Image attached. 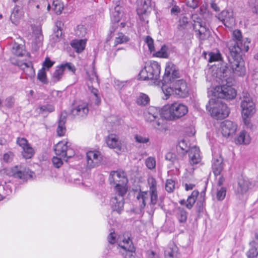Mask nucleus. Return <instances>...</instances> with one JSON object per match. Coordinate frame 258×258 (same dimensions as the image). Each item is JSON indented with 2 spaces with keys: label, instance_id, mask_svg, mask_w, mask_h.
Here are the masks:
<instances>
[{
  "label": "nucleus",
  "instance_id": "nucleus-56",
  "mask_svg": "<svg viewBox=\"0 0 258 258\" xmlns=\"http://www.w3.org/2000/svg\"><path fill=\"white\" fill-rule=\"evenodd\" d=\"M148 183L150 187V190H157L156 188V185H157V182L155 180V179L152 177H149L148 178Z\"/></svg>",
  "mask_w": 258,
  "mask_h": 258
},
{
  "label": "nucleus",
  "instance_id": "nucleus-59",
  "mask_svg": "<svg viewBox=\"0 0 258 258\" xmlns=\"http://www.w3.org/2000/svg\"><path fill=\"white\" fill-rule=\"evenodd\" d=\"M62 66L63 70L64 71L67 68L69 71H71L73 73H75L76 69L75 67L71 64L70 62H66L65 63H62L60 64Z\"/></svg>",
  "mask_w": 258,
  "mask_h": 258
},
{
  "label": "nucleus",
  "instance_id": "nucleus-15",
  "mask_svg": "<svg viewBox=\"0 0 258 258\" xmlns=\"http://www.w3.org/2000/svg\"><path fill=\"white\" fill-rule=\"evenodd\" d=\"M89 111L88 105L87 102L81 101L71 110L72 115L77 117H84Z\"/></svg>",
  "mask_w": 258,
  "mask_h": 258
},
{
  "label": "nucleus",
  "instance_id": "nucleus-38",
  "mask_svg": "<svg viewBox=\"0 0 258 258\" xmlns=\"http://www.w3.org/2000/svg\"><path fill=\"white\" fill-rule=\"evenodd\" d=\"M37 78L43 84H47L48 83L46 71L43 70V69L41 68L38 71Z\"/></svg>",
  "mask_w": 258,
  "mask_h": 258
},
{
  "label": "nucleus",
  "instance_id": "nucleus-9",
  "mask_svg": "<svg viewBox=\"0 0 258 258\" xmlns=\"http://www.w3.org/2000/svg\"><path fill=\"white\" fill-rule=\"evenodd\" d=\"M174 96L178 98H185L189 94L187 84L185 80L180 79L177 80L173 84Z\"/></svg>",
  "mask_w": 258,
  "mask_h": 258
},
{
  "label": "nucleus",
  "instance_id": "nucleus-37",
  "mask_svg": "<svg viewBox=\"0 0 258 258\" xmlns=\"http://www.w3.org/2000/svg\"><path fill=\"white\" fill-rule=\"evenodd\" d=\"M63 9L62 3L59 0H53L52 3V11L56 15L61 13Z\"/></svg>",
  "mask_w": 258,
  "mask_h": 258
},
{
  "label": "nucleus",
  "instance_id": "nucleus-12",
  "mask_svg": "<svg viewBox=\"0 0 258 258\" xmlns=\"http://www.w3.org/2000/svg\"><path fill=\"white\" fill-rule=\"evenodd\" d=\"M237 127L235 122L229 120H224L220 124L221 134L225 137L233 136L236 131Z\"/></svg>",
  "mask_w": 258,
  "mask_h": 258
},
{
  "label": "nucleus",
  "instance_id": "nucleus-30",
  "mask_svg": "<svg viewBox=\"0 0 258 258\" xmlns=\"http://www.w3.org/2000/svg\"><path fill=\"white\" fill-rule=\"evenodd\" d=\"M200 149L197 147H193L188 151V156L191 161H198L201 160Z\"/></svg>",
  "mask_w": 258,
  "mask_h": 258
},
{
  "label": "nucleus",
  "instance_id": "nucleus-24",
  "mask_svg": "<svg viewBox=\"0 0 258 258\" xmlns=\"http://www.w3.org/2000/svg\"><path fill=\"white\" fill-rule=\"evenodd\" d=\"M67 116L66 113H62L60 116L56 129L57 135L59 137H63L66 132V122Z\"/></svg>",
  "mask_w": 258,
  "mask_h": 258
},
{
  "label": "nucleus",
  "instance_id": "nucleus-10",
  "mask_svg": "<svg viewBox=\"0 0 258 258\" xmlns=\"http://www.w3.org/2000/svg\"><path fill=\"white\" fill-rule=\"evenodd\" d=\"M68 142L64 141L59 142L54 146V150L56 154V159L58 161H62L67 160L69 157H67V152L68 150Z\"/></svg>",
  "mask_w": 258,
  "mask_h": 258
},
{
  "label": "nucleus",
  "instance_id": "nucleus-28",
  "mask_svg": "<svg viewBox=\"0 0 258 258\" xmlns=\"http://www.w3.org/2000/svg\"><path fill=\"white\" fill-rule=\"evenodd\" d=\"M250 142V138L245 131H242L240 132L236 138L235 139V143L237 145L245 144L247 145Z\"/></svg>",
  "mask_w": 258,
  "mask_h": 258
},
{
  "label": "nucleus",
  "instance_id": "nucleus-60",
  "mask_svg": "<svg viewBox=\"0 0 258 258\" xmlns=\"http://www.w3.org/2000/svg\"><path fill=\"white\" fill-rule=\"evenodd\" d=\"M135 138L136 142L139 143H146L149 141V139L148 138L143 137L138 135L135 136Z\"/></svg>",
  "mask_w": 258,
  "mask_h": 258
},
{
  "label": "nucleus",
  "instance_id": "nucleus-21",
  "mask_svg": "<svg viewBox=\"0 0 258 258\" xmlns=\"http://www.w3.org/2000/svg\"><path fill=\"white\" fill-rule=\"evenodd\" d=\"M118 197H114L111 199L110 202L113 211L120 213L123 209V196L118 195Z\"/></svg>",
  "mask_w": 258,
  "mask_h": 258
},
{
  "label": "nucleus",
  "instance_id": "nucleus-43",
  "mask_svg": "<svg viewBox=\"0 0 258 258\" xmlns=\"http://www.w3.org/2000/svg\"><path fill=\"white\" fill-rule=\"evenodd\" d=\"M226 194V188L220 187L217 188L216 198L218 201H222L224 199Z\"/></svg>",
  "mask_w": 258,
  "mask_h": 258
},
{
  "label": "nucleus",
  "instance_id": "nucleus-7",
  "mask_svg": "<svg viewBox=\"0 0 258 258\" xmlns=\"http://www.w3.org/2000/svg\"><path fill=\"white\" fill-rule=\"evenodd\" d=\"M167 111L168 113L167 118L174 120L185 115L188 112V107L182 103L175 102L168 106Z\"/></svg>",
  "mask_w": 258,
  "mask_h": 258
},
{
  "label": "nucleus",
  "instance_id": "nucleus-64",
  "mask_svg": "<svg viewBox=\"0 0 258 258\" xmlns=\"http://www.w3.org/2000/svg\"><path fill=\"white\" fill-rule=\"evenodd\" d=\"M108 241L111 244H113L115 242V234L114 232H111L108 237Z\"/></svg>",
  "mask_w": 258,
  "mask_h": 258
},
{
  "label": "nucleus",
  "instance_id": "nucleus-4",
  "mask_svg": "<svg viewBox=\"0 0 258 258\" xmlns=\"http://www.w3.org/2000/svg\"><path fill=\"white\" fill-rule=\"evenodd\" d=\"M109 181L110 184H115V189L118 195L124 196L126 194L128 180L123 171H111L109 177Z\"/></svg>",
  "mask_w": 258,
  "mask_h": 258
},
{
  "label": "nucleus",
  "instance_id": "nucleus-47",
  "mask_svg": "<svg viewBox=\"0 0 258 258\" xmlns=\"http://www.w3.org/2000/svg\"><path fill=\"white\" fill-rule=\"evenodd\" d=\"M175 189V181L172 179L166 180L165 183V189L169 193L173 192Z\"/></svg>",
  "mask_w": 258,
  "mask_h": 258
},
{
  "label": "nucleus",
  "instance_id": "nucleus-32",
  "mask_svg": "<svg viewBox=\"0 0 258 258\" xmlns=\"http://www.w3.org/2000/svg\"><path fill=\"white\" fill-rule=\"evenodd\" d=\"M35 154L34 149L31 146H29L28 147L25 148L21 151V155L23 158L26 160L31 159L33 158Z\"/></svg>",
  "mask_w": 258,
  "mask_h": 258
},
{
  "label": "nucleus",
  "instance_id": "nucleus-48",
  "mask_svg": "<svg viewBox=\"0 0 258 258\" xmlns=\"http://www.w3.org/2000/svg\"><path fill=\"white\" fill-rule=\"evenodd\" d=\"M209 61L210 62L220 61V60H221L222 59L221 54H220V53L219 52H217V53H214V52H211L209 53Z\"/></svg>",
  "mask_w": 258,
  "mask_h": 258
},
{
  "label": "nucleus",
  "instance_id": "nucleus-33",
  "mask_svg": "<svg viewBox=\"0 0 258 258\" xmlns=\"http://www.w3.org/2000/svg\"><path fill=\"white\" fill-rule=\"evenodd\" d=\"M233 37L235 39L234 42H230L228 43L227 46L229 48L230 46H233L235 44L237 45L238 47H240L239 46V43H240L242 40V36L241 31L239 30H235L233 31Z\"/></svg>",
  "mask_w": 258,
  "mask_h": 258
},
{
  "label": "nucleus",
  "instance_id": "nucleus-29",
  "mask_svg": "<svg viewBox=\"0 0 258 258\" xmlns=\"http://www.w3.org/2000/svg\"><path fill=\"white\" fill-rule=\"evenodd\" d=\"M63 74L64 70H63L62 66L60 64L57 66L51 77L52 82L55 83L60 81L62 79Z\"/></svg>",
  "mask_w": 258,
  "mask_h": 258
},
{
  "label": "nucleus",
  "instance_id": "nucleus-62",
  "mask_svg": "<svg viewBox=\"0 0 258 258\" xmlns=\"http://www.w3.org/2000/svg\"><path fill=\"white\" fill-rule=\"evenodd\" d=\"M147 258H160L159 254L152 250L147 252Z\"/></svg>",
  "mask_w": 258,
  "mask_h": 258
},
{
  "label": "nucleus",
  "instance_id": "nucleus-49",
  "mask_svg": "<svg viewBox=\"0 0 258 258\" xmlns=\"http://www.w3.org/2000/svg\"><path fill=\"white\" fill-rule=\"evenodd\" d=\"M149 195L150 197V204L153 205H156L158 201V194L157 190L149 191Z\"/></svg>",
  "mask_w": 258,
  "mask_h": 258
},
{
  "label": "nucleus",
  "instance_id": "nucleus-36",
  "mask_svg": "<svg viewBox=\"0 0 258 258\" xmlns=\"http://www.w3.org/2000/svg\"><path fill=\"white\" fill-rule=\"evenodd\" d=\"M149 197V192L148 191H140L137 197V199L140 202H142L141 205V208H144L146 206V202L148 200Z\"/></svg>",
  "mask_w": 258,
  "mask_h": 258
},
{
  "label": "nucleus",
  "instance_id": "nucleus-44",
  "mask_svg": "<svg viewBox=\"0 0 258 258\" xmlns=\"http://www.w3.org/2000/svg\"><path fill=\"white\" fill-rule=\"evenodd\" d=\"M162 91L165 95V99H168L172 95H174V86L173 87H171L169 86H163L162 87Z\"/></svg>",
  "mask_w": 258,
  "mask_h": 258
},
{
  "label": "nucleus",
  "instance_id": "nucleus-1",
  "mask_svg": "<svg viewBox=\"0 0 258 258\" xmlns=\"http://www.w3.org/2000/svg\"><path fill=\"white\" fill-rule=\"evenodd\" d=\"M249 49L248 46L238 47L236 44L229 47L230 55L228 57L230 67L233 72L237 76H243L246 73L244 62L240 52L242 51L247 52Z\"/></svg>",
  "mask_w": 258,
  "mask_h": 258
},
{
  "label": "nucleus",
  "instance_id": "nucleus-55",
  "mask_svg": "<svg viewBox=\"0 0 258 258\" xmlns=\"http://www.w3.org/2000/svg\"><path fill=\"white\" fill-rule=\"evenodd\" d=\"M188 23V18L186 16L182 17L179 21L178 29H184Z\"/></svg>",
  "mask_w": 258,
  "mask_h": 258
},
{
  "label": "nucleus",
  "instance_id": "nucleus-52",
  "mask_svg": "<svg viewBox=\"0 0 258 258\" xmlns=\"http://www.w3.org/2000/svg\"><path fill=\"white\" fill-rule=\"evenodd\" d=\"M138 77L139 79L140 80L145 81L151 80L150 78H149L148 72L145 67L140 71Z\"/></svg>",
  "mask_w": 258,
  "mask_h": 258
},
{
  "label": "nucleus",
  "instance_id": "nucleus-39",
  "mask_svg": "<svg viewBox=\"0 0 258 258\" xmlns=\"http://www.w3.org/2000/svg\"><path fill=\"white\" fill-rule=\"evenodd\" d=\"M224 165V162H214L212 165V169L215 176L220 174L223 169Z\"/></svg>",
  "mask_w": 258,
  "mask_h": 258
},
{
  "label": "nucleus",
  "instance_id": "nucleus-5",
  "mask_svg": "<svg viewBox=\"0 0 258 258\" xmlns=\"http://www.w3.org/2000/svg\"><path fill=\"white\" fill-rule=\"evenodd\" d=\"M143 116L145 121L151 123L153 127L158 130L165 128L164 120L160 117L159 108L150 106L144 111Z\"/></svg>",
  "mask_w": 258,
  "mask_h": 258
},
{
  "label": "nucleus",
  "instance_id": "nucleus-41",
  "mask_svg": "<svg viewBox=\"0 0 258 258\" xmlns=\"http://www.w3.org/2000/svg\"><path fill=\"white\" fill-rule=\"evenodd\" d=\"M123 245L121 247L124 250L130 252H133L135 251V248L132 244L131 240L128 238L127 239L123 240Z\"/></svg>",
  "mask_w": 258,
  "mask_h": 258
},
{
  "label": "nucleus",
  "instance_id": "nucleus-31",
  "mask_svg": "<svg viewBox=\"0 0 258 258\" xmlns=\"http://www.w3.org/2000/svg\"><path fill=\"white\" fill-rule=\"evenodd\" d=\"M130 40L128 36L125 35L122 32H118L117 36L115 37L114 41V46H116L119 44H124L128 42Z\"/></svg>",
  "mask_w": 258,
  "mask_h": 258
},
{
  "label": "nucleus",
  "instance_id": "nucleus-50",
  "mask_svg": "<svg viewBox=\"0 0 258 258\" xmlns=\"http://www.w3.org/2000/svg\"><path fill=\"white\" fill-rule=\"evenodd\" d=\"M87 74L88 76L89 80L90 81L91 83L94 82L99 83L98 76L96 72L94 70H92L90 72H87Z\"/></svg>",
  "mask_w": 258,
  "mask_h": 258
},
{
  "label": "nucleus",
  "instance_id": "nucleus-22",
  "mask_svg": "<svg viewBox=\"0 0 258 258\" xmlns=\"http://www.w3.org/2000/svg\"><path fill=\"white\" fill-rule=\"evenodd\" d=\"M198 195L199 191L198 190H194L191 194L188 197L186 201L181 200L179 201V203L181 205H185L186 208L190 210L195 204Z\"/></svg>",
  "mask_w": 258,
  "mask_h": 258
},
{
  "label": "nucleus",
  "instance_id": "nucleus-42",
  "mask_svg": "<svg viewBox=\"0 0 258 258\" xmlns=\"http://www.w3.org/2000/svg\"><path fill=\"white\" fill-rule=\"evenodd\" d=\"M16 144L21 147L22 150L31 145L28 140L24 137H18L16 139Z\"/></svg>",
  "mask_w": 258,
  "mask_h": 258
},
{
  "label": "nucleus",
  "instance_id": "nucleus-16",
  "mask_svg": "<svg viewBox=\"0 0 258 258\" xmlns=\"http://www.w3.org/2000/svg\"><path fill=\"white\" fill-rule=\"evenodd\" d=\"M219 18L227 27H231L235 23L232 12L228 10L222 11L219 15Z\"/></svg>",
  "mask_w": 258,
  "mask_h": 258
},
{
  "label": "nucleus",
  "instance_id": "nucleus-46",
  "mask_svg": "<svg viewBox=\"0 0 258 258\" xmlns=\"http://www.w3.org/2000/svg\"><path fill=\"white\" fill-rule=\"evenodd\" d=\"M55 63V61L51 60L50 58L48 56L46 57L44 61L42 63V67L41 69L47 71L50 69Z\"/></svg>",
  "mask_w": 258,
  "mask_h": 258
},
{
  "label": "nucleus",
  "instance_id": "nucleus-14",
  "mask_svg": "<svg viewBox=\"0 0 258 258\" xmlns=\"http://www.w3.org/2000/svg\"><path fill=\"white\" fill-rule=\"evenodd\" d=\"M164 78H167L170 81L180 78L179 69L175 64L171 62L166 63Z\"/></svg>",
  "mask_w": 258,
  "mask_h": 258
},
{
  "label": "nucleus",
  "instance_id": "nucleus-54",
  "mask_svg": "<svg viewBox=\"0 0 258 258\" xmlns=\"http://www.w3.org/2000/svg\"><path fill=\"white\" fill-rule=\"evenodd\" d=\"M39 109L41 112H51L54 111L55 108L53 105L46 104L39 107Z\"/></svg>",
  "mask_w": 258,
  "mask_h": 258
},
{
  "label": "nucleus",
  "instance_id": "nucleus-8",
  "mask_svg": "<svg viewBox=\"0 0 258 258\" xmlns=\"http://www.w3.org/2000/svg\"><path fill=\"white\" fill-rule=\"evenodd\" d=\"M11 173L14 177L24 180H27L29 179L33 178L35 176V173L30 171L29 169L21 166H15L12 168Z\"/></svg>",
  "mask_w": 258,
  "mask_h": 258
},
{
  "label": "nucleus",
  "instance_id": "nucleus-27",
  "mask_svg": "<svg viewBox=\"0 0 258 258\" xmlns=\"http://www.w3.org/2000/svg\"><path fill=\"white\" fill-rule=\"evenodd\" d=\"M86 40L85 39H74L71 43V46L74 49L77 53L82 52L85 48Z\"/></svg>",
  "mask_w": 258,
  "mask_h": 258
},
{
  "label": "nucleus",
  "instance_id": "nucleus-63",
  "mask_svg": "<svg viewBox=\"0 0 258 258\" xmlns=\"http://www.w3.org/2000/svg\"><path fill=\"white\" fill-rule=\"evenodd\" d=\"M165 158L169 161H174L176 159V155L172 152H168L166 154Z\"/></svg>",
  "mask_w": 258,
  "mask_h": 258
},
{
  "label": "nucleus",
  "instance_id": "nucleus-58",
  "mask_svg": "<svg viewBox=\"0 0 258 258\" xmlns=\"http://www.w3.org/2000/svg\"><path fill=\"white\" fill-rule=\"evenodd\" d=\"M15 103V100L13 97L10 96L5 100V105L8 108H11L13 106Z\"/></svg>",
  "mask_w": 258,
  "mask_h": 258
},
{
  "label": "nucleus",
  "instance_id": "nucleus-13",
  "mask_svg": "<svg viewBox=\"0 0 258 258\" xmlns=\"http://www.w3.org/2000/svg\"><path fill=\"white\" fill-rule=\"evenodd\" d=\"M151 80H157L159 79L161 71V67L158 62L155 61H150L145 67Z\"/></svg>",
  "mask_w": 258,
  "mask_h": 258
},
{
  "label": "nucleus",
  "instance_id": "nucleus-57",
  "mask_svg": "<svg viewBox=\"0 0 258 258\" xmlns=\"http://www.w3.org/2000/svg\"><path fill=\"white\" fill-rule=\"evenodd\" d=\"M89 89L91 92L96 97V104L99 105L100 103V98L98 96V91L97 89L94 88L92 86H88Z\"/></svg>",
  "mask_w": 258,
  "mask_h": 258
},
{
  "label": "nucleus",
  "instance_id": "nucleus-19",
  "mask_svg": "<svg viewBox=\"0 0 258 258\" xmlns=\"http://www.w3.org/2000/svg\"><path fill=\"white\" fill-rule=\"evenodd\" d=\"M194 29L198 33L199 37L201 40H204L208 38L210 32L205 26H202L201 23L195 22Z\"/></svg>",
  "mask_w": 258,
  "mask_h": 258
},
{
  "label": "nucleus",
  "instance_id": "nucleus-3",
  "mask_svg": "<svg viewBox=\"0 0 258 258\" xmlns=\"http://www.w3.org/2000/svg\"><path fill=\"white\" fill-rule=\"evenodd\" d=\"M206 108L211 116L216 119H224L230 113V109L227 105L216 99H210L206 105Z\"/></svg>",
  "mask_w": 258,
  "mask_h": 258
},
{
  "label": "nucleus",
  "instance_id": "nucleus-23",
  "mask_svg": "<svg viewBox=\"0 0 258 258\" xmlns=\"http://www.w3.org/2000/svg\"><path fill=\"white\" fill-rule=\"evenodd\" d=\"M165 258H179L178 248L174 243L168 245L164 251Z\"/></svg>",
  "mask_w": 258,
  "mask_h": 258
},
{
  "label": "nucleus",
  "instance_id": "nucleus-51",
  "mask_svg": "<svg viewBox=\"0 0 258 258\" xmlns=\"http://www.w3.org/2000/svg\"><path fill=\"white\" fill-rule=\"evenodd\" d=\"M145 42L147 43L149 50L151 52L155 51V47L154 45V40L153 38L150 36H147L145 39Z\"/></svg>",
  "mask_w": 258,
  "mask_h": 258
},
{
  "label": "nucleus",
  "instance_id": "nucleus-40",
  "mask_svg": "<svg viewBox=\"0 0 258 258\" xmlns=\"http://www.w3.org/2000/svg\"><path fill=\"white\" fill-rule=\"evenodd\" d=\"M153 56L159 58H168V54L167 51V48L165 45L162 46L160 49L153 54Z\"/></svg>",
  "mask_w": 258,
  "mask_h": 258
},
{
  "label": "nucleus",
  "instance_id": "nucleus-45",
  "mask_svg": "<svg viewBox=\"0 0 258 258\" xmlns=\"http://www.w3.org/2000/svg\"><path fill=\"white\" fill-rule=\"evenodd\" d=\"M13 53L16 56H22L24 54V50L23 46L20 45L15 43L13 47Z\"/></svg>",
  "mask_w": 258,
  "mask_h": 258
},
{
  "label": "nucleus",
  "instance_id": "nucleus-25",
  "mask_svg": "<svg viewBox=\"0 0 258 258\" xmlns=\"http://www.w3.org/2000/svg\"><path fill=\"white\" fill-rule=\"evenodd\" d=\"M252 185V183L249 180L239 179L238 182L237 193L242 195L246 193Z\"/></svg>",
  "mask_w": 258,
  "mask_h": 258
},
{
  "label": "nucleus",
  "instance_id": "nucleus-26",
  "mask_svg": "<svg viewBox=\"0 0 258 258\" xmlns=\"http://www.w3.org/2000/svg\"><path fill=\"white\" fill-rule=\"evenodd\" d=\"M255 239L250 243V248L246 255L248 258H254L258 255V235L255 234Z\"/></svg>",
  "mask_w": 258,
  "mask_h": 258
},
{
  "label": "nucleus",
  "instance_id": "nucleus-20",
  "mask_svg": "<svg viewBox=\"0 0 258 258\" xmlns=\"http://www.w3.org/2000/svg\"><path fill=\"white\" fill-rule=\"evenodd\" d=\"M17 65L23 70V72L28 77L30 78L34 77L35 72L31 62L29 63L18 62Z\"/></svg>",
  "mask_w": 258,
  "mask_h": 258
},
{
  "label": "nucleus",
  "instance_id": "nucleus-11",
  "mask_svg": "<svg viewBox=\"0 0 258 258\" xmlns=\"http://www.w3.org/2000/svg\"><path fill=\"white\" fill-rule=\"evenodd\" d=\"M151 3L144 1L138 6L137 9V14L138 15L140 20L142 22L148 23V18L151 13Z\"/></svg>",
  "mask_w": 258,
  "mask_h": 258
},
{
  "label": "nucleus",
  "instance_id": "nucleus-18",
  "mask_svg": "<svg viewBox=\"0 0 258 258\" xmlns=\"http://www.w3.org/2000/svg\"><path fill=\"white\" fill-rule=\"evenodd\" d=\"M174 215L181 225H184L186 223L188 213L183 208H176L174 210Z\"/></svg>",
  "mask_w": 258,
  "mask_h": 258
},
{
  "label": "nucleus",
  "instance_id": "nucleus-17",
  "mask_svg": "<svg viewBox=\"0 0 258 258\" xmlns=\"http://www.w3.org/2000/svg\"><path fill=\"white\" fill-rule=\"evenodd\" d=\"M106 143L108 147L111 149H116L118 151L121 149V142L119 141L118 137L115 134H109L106 138Z\"/></svg>",
  "mask_w": 258,
  "mask_h": 258
},
{
  "label": "nucleus",
  "instance_id": "nucleus-2",
  "mask_svg": "<svg viewBox=\"0 0 258 258\" xmlns=\"http://www.w3.org/2000/svg\"><path fill=\"white\" fill-rule=\"evenodd\" d=\"M241 115L244 124L247 126L251 123V118L256 113L255 103L247 91H243L241 97Z\"/></svg>",
  "mask_w": 258,
  "mask_h": 258
},
{
  "label": "nucleus",
  "instance_id": "nucleus-61",
  "mask_svg": "<svg viewBox=\"0 0 258 258\" xmlns=\"http://www.w3.org/2000/svg\"><path fill=\"white\" fill-rule=\"evenodd\" d=\"M14 156L15 155L13 152L9 151L8 152L4 154L3 160L4 161H8L9 160H13Z\"/></svg>",
  "mask_w": 258,
  "mask_h": 258
},
{
  "label": "nucleus",
  "instance_id": "nucleus-34",
  "mask_svg": "<svg viewBox=\"0 0 258 258\" xmlns=\"http://www.w3.org/2000/svg\"><path fill=\"white\" fill-rule=\"evenodd\" d=\"M150 99L148 95L140 93L139 96L137 98V103L141 106H145L150 103Z\"/></svg>",
  "mask_w": 258,
  "mask_h": 258
},
{
  "label": "nucleus",
  "instance_id": "nucleus-6",
  "mask_svg": "<svg viewBox=\"0 0 258 258\" xmlns=\"http://www.w3.org/2000/svg\"><path fill=\"white\" fill-rule=\"evenodd\" d=\"M213 95L225 100H232L237 95L236 90L231 86L227 84L216 86L213 92Z\"/></svg>",
  "mask_w": 258,
  "mask_h": 258
},
{
  "label": "nucleus",
  "instance_id": "nucleus-53",
  "mask_svg": "<svg viewBox=\"0 0 258 258\" xmlns=\"http://www.w3.org/2000/svg\"><path fill=\"white\" fill-rule=\"evenodd\" d=\"M177 148L179 150L180 149L182 151V153L183 154L187 153L189 150L188 149V146L184 140H181L179 142Z\"/></svg>",
  "mask_w": 258,
  "mask_h": 258
},
{
  "label": "nucleus",
  "instance_id": "nucleus-35",
  "mask_svg": "<svg viewBox=\"0 0 258 258\" xmlns=\"http://www.w3.org/2000/svg\"><path fill=\"white\" fill-rule=\"evenodd\" d=\"M87 161H93L94 160H99L101 159V154L98 151H90L87 154Z\"/></svg>",
  "mask_w": 258,
  "mask_h": 258
}]
</instances>
